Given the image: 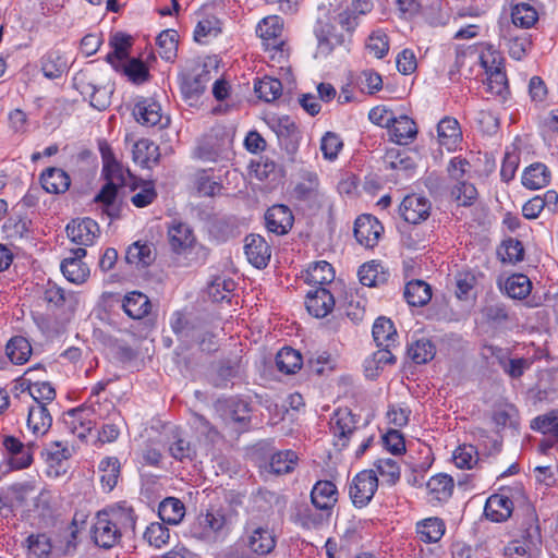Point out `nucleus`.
I'll return each instance as SVG.
<instances>
[{
  "label": "nucleus",
  "mask_w": 558,
  "mask_h": 558,
  "mask_svg": "<svg viewBox=\"0 0 558 558\" xmlns=\"http://www.w3.org/2000/svg\"><path fill=\"white\" fill-rule=\"evenodd\" d=\"M156 43L159 47V54L165 60H171L175 57L178 50V33L174 29L162 31Z\"/></svg>",
  "instance_id": "nucleus-59"
},
{
  "label": "nucleus",
  "mask_w": 558,
  "mask_h": 558,
  "mask_svg": "<svg viewBox=\"0 0 558 558\" xmlns=\"http://www.w3.org/2000/svg\"><path fill=\"white\" fill-rule=\"evenodd\" d=\"M317 39V53L328 56L336 46L344 43V36L336 33V27L328 20L319 19L314 27Z\"/></svg>",
  "instance_id": "nucleus-13"
},
{
  "label": "nucleus",
  "mask_w": 558,
  "mask_h": 558,
  "mask_svg": "<svg viewBox=\"0 0 558 558\" xmlns=\"http://www.w3.org/2000/svg\"><path fill=\"white\" fill-rule=\"evenodd\" d=\"M133 45V37L122 32L113 33L109 38L111 51L106 56V61L114 68L121 62L130 59V49Z\"/></svg>",
  "instance_id": "nucleus-24"
},
{
  "label": "nucleus",
  "mask_w": 558,
  "mask_h": 558,
  "mask_svg": "<svg viewBox=\"0 0 558 558\" xmlns=\"http://www.w3.org/2000/svg\"><path fill=\"white\" fill-rule=\"evenodd\" d=\"M513 511L512 500L504 493L492 495L484 508L487 519L494 522H504L508 520Z\"/></svg>",
  "instance_id": "nucleus-23"
},
{
  "label": "nucleus",
  "mask_w": 558,
  "mask_h": 558,
  "mask_svg": "<svg viewBox=\"0 0 558 558\" xmlns=\"http://www.w3.org/2000/svg\"><path fill=\"white\" fill-rule=\"evenodd\" d=\"M2 447L8 456L11 468L23 470L32 465L34 450L37 448V445L33 441L24 444L14 436L5 435L2 438Z\"/></svg>",
  "instance_id": "nucleus-4"
},
{
  "label": "nucleus",
  "mask_w": 558,
  "mask_h": 558,
  "mask_svg": "<svg viewBox=\"0 0 558 558\" xmlns=\"http://www.w3.org/2000/svg\"><path fill=\"white\" fill-rule=\"evenodd\" d=\"M426 487L432 502H446L453 493L454 482L450 475L440 473L432 476Z\"/></svg>",
  "instance_id": "nucleus-27"
},
{
  "label": "nucleus",
  "mask_w": 558,
  "mask_h": 558,
  "mask_svg": "<svg viewBox=\"0 0 558 558\" xmlns=\"http://www.w3.org/2000/svg\"><path fill=\"white\" fill-rule=\"evenodd\" d=\"M86 409L85 405H81L63 414L64 425L72 434L77 435L78 438H85L95 424L92 418L86 416Z\"/></svg>",
  "instance_id": "nucleus-25"
},
{
  "label": "nucleus",
  "mask_w": 558,
  "mask_h": 558,
  "mask_svg": "<svg viewBox=\"0 0 558 558\" xmlns=\"http://www.w3.org/2000/svg\"><path fill=\"white\" fill-rule=\"evenodd\" d=\"M66 234L73 243L89 246L99 234V226L90 218L73 220L66 226Z\"/></svg>",
  "instance_id": "nucleus-15"
},
{
  "label": "nucleus",
  "mask_w": 558,
  "mask_h": 558,
  "mask_svg": "<svg viewBox=\"0 0 558 558\" xmlns=\"http://www.w3.org/2000/svg\"><path fill=\"white\" fill-rule=\"evenodd\" d=\"M133 84L140 85L150 78L147 64L137 58H130L113 68Z\"/></svg>",
  "instance_id": "nucleus-29"
},
{
  "label": "nucleus",
  "mask_w": 558,
  "mask_h": 558,
  "mask_svg": "<svg viewBox=\"0 0 558 558\" xmlns=\"http://www.w3.org/2000/svg\"><path fill=\"white\" fill-rule=\"evenodd\" d=\"M26 544L28 553L36 558H47L52 550L51 541L44 533L31 534L26 538Z\"/></svg>",
  "instance_id": "nucleus-62"
},
{
  "label": "nucleus",
  "mask_w": 558,
  "mask_h": 558,
  "mask_svg": "<svg viewBox=\"0 0 558 558\" xmlns=\"http://www.w3.org/2000/svg\"><path fill=\"white\" fill-rule=\"evenodd\" d=\"M169 452L172 458L180 462H192L196 457V449L192 442L180 436H175L169 446Z\"/></svg>",
  "instance_id": "nucleus-58"
},
{
  "label": "nucleus",
  "mask_w": 558,
  "mask_h": 558,
  "mask_svg": "<svg viewBox=\"0 0 558 558\" xmlns=\"http://www.w3.org/2000/svg\"><path fill=\"white\" fill-rule=\"evenodd\" d=\"M122 307L125 314L133 319H142L150 312L151 304L145 294L133 291L124 296Z\"/></svg>",
  "instance_id": "nucleus-30"
},
{
  "label": "nucleus",
  "mask_w": 558,
  "mask_h": 558,
  "mask_svg": "<svg viewBox=\"0 0 558 558\" xmlns=\"http://www.w3.org/2000/svg\"><path fill=\"white\" fill-rule=\"evenodd\" d=\"M302 364L301 354L292 348H282L276 355V365L281 373L294 374L301 368Z\"/></svg>",
  "instance_id": "nucleus-47"
},
{
  "label": "nucleus",
  "mask_w": 558,
  "mask_h": 558,
  "mask_svg": "<svg viewBox=\"0 0 558 558\" xmlns=\"http://www.w3.org/2000/svg\"><path fill=\"white\" fill-rule=\"evenodd\" d=\"M73 256L66 257L61 263V271L70 282L80 284L86 281L89 276V269L82 258L86 256L84 247H77L71 251Z\"/></svg>",
  "instance_id": "nucleus-14"
},
{
  "label": "nucleus",
  "mask_w": 558,
  "mask_h": 558,
  "mask_svg": "<svg viewBox=\"0 0 558 558\" xmlns=\"http://www.w3.org/2000/svg\"><path fill=\"white\" fill-rule=\"evenodd\" d=\"M246 546L256 555H267L276 546V539L267 526L257 525L248 521L245 525Z\"/></svg>",
  "instance_id": "nucleus-7"
},
{
  "label": "nucleus",
  "mask_w": 558,
  "mask_h": 558,
  "mask_svg": "<svg viewBox=\"0 0 558 558\" xmlns=\"http://www.w3.org/2000/svg\"><path fill=\"white\" fill-rule=\"evenodd\" d=\"M161 107H134L133 116L143 125L165 129L170 124L169 113H165Z\"/></svg>",
  "instance_id": "nucleus-31"
},
{
  "label": "nucleus",
  "mask_w": 558,
  "mask_h": 558,
  "mask_svg": "<svg viewBox=\"0 0 558 558\" xmlns=\"http://www.w3.org/2000/svg\"><path fill=\"white\" fill-rule=\"evenodd\" d=\"M497 253L502 263L517 264L524 258L522 242L513 238L505 240Z\"/></svg>",
  "instance_id": "nucleus-57"
},
{
  "label": "nucleus",
  "mask_w": 558,
  "mask_h": 558,
  "mask_svg": "<svg viewBox=\"0 0 558 558\" xmlns=\"http://www.w3.org/2000/svg\"><path fill=\"white\" fill-rule=\"evenodd\" d=\"M383 267L376 262L365 263L359 269L360 282L366 287H376L386 280Z\"/></svg>",
  "instance_id": "nucleus-61"
},
{
  "label": "nucleus",
  "mask_w": 558,
  "mask_h": 558,
  "mask_svg": "<svg viewBox=\"0 0 558 558\" xmlns=\"http://www.w3.org/2000/svg\"><path fill=\"white\" fill-rule=\"evenodd\" d=\"M92 534L95 544L107 549L113 547L122 537L120 530L117 529L104 510L97 513Z\"/></svg>",
  "instance_id": "nucleus-8"
},
{
  "label": "nucleus",
  "mask_w": 558,
  "mask_h": 558,
  "mask_svg": "<svg viewBox=\"0 0 558 558\" xmlns=\"http://www.w3.org/2000/svg\"><path fill=\"white\" fill-rule=\"evenodd\" d=\"M511 19L515 26L529 28L538 21V13L531 4L522 2L513 5Z\"/></svg>",
  "instance_id": "nucleus-54"
},
{
  "label": "nucleus",
  "mask_w": 558,
  "mask_h": 558,
  "mask_svg": "<svg viewBox=\"0 0 558 558\" xmlns=\"http://www.w3.org/2000/svg\"><path fill=\"white\" fill-rule=\"evenodd\" d=\"M256 33L263 39L267 50H280L284 46L280 38L282 34V24L276 15L263 19L256 28Z\"/></svg>",
  "instance_id": "nucleus-17"
},
{
  "label": "nucleus",
  "mask_w": 558,
  "mask_h": 558,
  "mask_svg": "<svg viewBox=\"0 0 558 558\" xmlns=\"http://www.w3.org/2000/svg\"><path fill=\"white\" fill-rule=\"evenodd\" d=\"M338 490L330 481H318L312 492L311 500L315 508L320 510H330L337 502Z\"/></svg>",
  "instance_id": "nucleus-26"
},
{
  "label": "nucleus",
  "mask_w": 558,
  "mask_h": 558,
  "mask_svg": "<svg viewBox=\"0 0 558 558\" xmlns=\"http://www.w3.org/2000/svg\"><path fill=\"white\" fill-rule=\"evenodd\" d=\"M86 409V416L88 418L95 417L99 420H113L122 421L120 413L117 411L114 403L109 399H88V404H84Z\"/></svg>",
  "instance_id": "nucleus-37"
},
{
  "label": "nucleus",
  "mask_w": 558,
  "mask_h": 558,
  "mask_svg": "<svg viewBox=\"0 0 558 558\" xmlns=\"http://www.w3.org/2000/svg\"><path fill=\"white\" fill-rule=\"evenodd\" d=\"M436 354L434 343L426 338L412 342L408 348V355L415 364H426Z\"/></svg>",
  "instance_id": "nucleus-48"
},
{
  "label": "nucleus",
  "mask_w": 558,
  "mask_h": 558,
  "mask_svg": "<svg viewBox=\"0 0 558 558\" xmlns=\"http://www.w3.org/2000/svg\"><path fill=\"white\" fill-rule=\"evenodd\" d=\"M100 483L107 492H111L120 476V462L116 457H107L99 463Z\"/></svg>",
  "instance_id": "nucleus-45"
},
{
  "label": "nucleus",
  "mask_w": 558,
  "mask_h": 558,
  "mask_svg": "<svg viewBox=\"0 0 558 558\" xmlns=\"http://www.w3.org/2000/svg\"><path fill=\"white\" fill-rule=\"evenodd\" d=\"M430 202L426 197L416 194L405 196L400 205L402 217L411 225L425 221L430 215Z\"/></svg>",
  "instance_id": "nucleus-11"
},
{
  "label": "nucleus",
  "mask_w": 558,
  "mask_h": 558,
  "mask_svg": "<svg viewBox=\"0 0 558 558\" xmlns=\"http://www.w3.org/2000/svg\"><path fill=\"white\" fill-rule=\"evenodd\" d=\"M329 426L335 438V446L344 448L356 429L355 415L348 408L338 409L332 414Z\"/></svg>",
  "instance_id": "nucleus-6"
},
{
  "label": "nucleus",
  "mask_w": 558,
  "mask_h": 558,
  "mask_svg": "<svg viewBox=\"0 0 558 558\" xmlns=\"http://www.w3.org/2000/svg\"><path fill=\"white\" fill-rule=\"evenodd\" d=\"M381 76L372 70L361 72L355 78V85L360 94H373L381 87Z\"/></svg>",
  "instance_id": "nucleus-64"
},
{
  "label": "nucleus",
  "mask_w": 558,
  "mask_h": 558,
  "mask_svg": "<svg viewBox=\"0 0 558 558\" xmlns=\"http://www.w3.org/2000/svg\"><path fill=\"white\" fill-rule=\"evenodd\" d=\"M378 488V478L373 470L357 473L349 485V495L355 507L362 508L369 504Z\"/></svg>",
  "instance_id": "nucleus-3"
},
{
  "label": "nucleus",
  "mask_w": 558,
  "mask_h": 558,
  "mask_svg": "<svg viewBox=\"0 0 558 558\" xmlns=\"http://www.w3.org/2000/svg\"><path fill=\"white\" fill-rule=\"evenodd\" d=\"M266 228L277 235L287 234L294 221L290 208L286 205H274L265 214Z\"/></svg>",
  "instance_id": "nucleus-16"
},
{
  "label": "nucleus",
  "mask_w": 558,
  "mask_h": 558,
  "mask_svg": "<svg viewBox=\"0 0 558 558\" xmlns=\"http://www.w3.org/2000/svg\"><path fill=\"white\" fill-rule=\"evenodd\" d=\"M118 187L112 183H106L99 193L95 196L94 202L104 206L102 213L110 219L120 217L121 207L116 203Z\"/></svg>",
  "instance_id": "nucleus-38"
},
{
  "label": "nucleus",
  "mask_w": 558,
  "mask_h": 558,
  "mask_svg": "<svg viewBox=\"0 0 558 558\" xmlns=\"http://www.w3.org/2000/svg\"><path fill=\"white\" fill-rule=\"evenodd\" d=\"M52 424V416L46 405L35 404L29 408L27 426L35 435H45Z\"/></svg>",
  "instance_id": "nucleus-34"
},
{
  "label": "nucleus",
  "mask_w": 558,
  "mask_h": 558,
  "mask_svg": "<svg viewBox=\"0 0 558 558\" xmlns=\"http://www.w3.org/2000/svg\"><path fill=\"white\" fill-rule=\"evenodd\" d=\"M156 253L151 244L134 242L128 247L125 260L137 268H145L154 263Z\"/></svg>",
  "instance_id": "nucleus-32"
},
{
  "label": "nucleus",
  "mask_w": 558,
  "mask_h": 558,
  "mask_svg": "<svg viewBox=\"0 0 558 558\" xmlns=\"http://www.w3.org/2000/svg\"><path fill=\"white\" fill-rule=\"evenodd\" d=\"M102 174L105 175L107 183H112L117 187L130 186L131 190H136L140 186V182H142L114 158H111V160H107L105 162Z\"/></svg>",
  "instance_id": "nucleus-21"
},
{
  "label": "nucleus",
  "mask_w": 558,
  "mask_h": 558,
  "mask_svg": "<svg viewBox=\"0 0 558 558\" xmlns=\"http://www.w3.org/2000/svg\"><path fill=\"white\" fill-rule=\"evenodd\" d=\"M168 233L170 244L174 251L186 248L194 242L193 232L185 223H178L172 226Z\"/></svg>",
  "instance_id": "nucleus-55"
},
{
  "label": "nucleus",
  "mask_w": 558,
  "mask_h": 558,
  "mask_svg": "<svg viewBox=\"0 0 558 558\" xmlns=\"http://www.w3.org/2000/svg\"><path fill=\"white\" fill-rule=\"evenodd\" d=\"M209 73L206 64L196 63L192 69V73L184 75L182 82V93L184 96L186 98H194L202 95L209 81Z\"/></svg>",
  "instance_id": "nucleus-22"
},
{
  "label": "nucleus",
  "mask_w": 558,
  "mask_h": 558,
  "mask_svg": "<svg viewBox=\"0 0 558 558\" xmlns=\"http://www.w3.org/2000/svg\"><path fill=\"white\" fill-rule=\"evenodd\" d=\"M450 195L451 198L458 203V205L468 207L475 202L478 194L474 184L468 181H463L456 183L451 187Z\"/></svg>",
  "instance_id": "nucleus-60"
},
{
  "label": "nucleus",
  "mask_w": 558,
  "mask_h": 558,
  "mask_svg": "<svg viewBox=\"0 0 558 558\" xmlns=\"http://www.w3.org/2000/svg\"><path fill=\"white\" fill-rule=\"evenodd\" d=\"M68 69V62L59 51H50L41 59V71L48 78L60 77Z\"/></svg>",
  "instance_id": "nucleus-50"
},
{
  "label": "nucleus",
  "mask_w": 558,
  "mask_h": 558,
  "mask_svg": "<svg viewBox=\"0 0 558 558\" xmlns=\"http://www.w3.org/2000/svg\"><path fill=\"white\" fill-rule=\"evenodd\" d=\"M225 420L246 427L251 422V404L242 399L231 398L218 403Z\"/></svg>",
  "instance_id": "nucleus-19"
},
{
  "label": "nucleus",
  "mask_w": 558,
  "mask_h": 558,
  "mask_svg": "<svg viewBox=\"0 0 558 558\" xmlns=\"http://www.w3.org/2000/svg\"><path fill=\"white\" fill-rule=\"evenodd\" d=\"M335 279V270L332 266L326 262H316L307 270V280L313 284L323 287L326 283L332 282Z\"/></svg>",
  "instance_id": "nucleus-56"
},
{
  "label": "nucleus",
  "mask_w": 558,
  "mask_h": 558,
  "mask_svg": "<svg viewBox=\"0 0 558 558\" xmlns=\"http://www.w3.org/2000/svg\"><path fill=\"white\" fill-rule=\"evenodd\" d=\"M266 123L276 132L278 137H294L298 126L289 116L268 113L265 116Z\"/></svg>",
  "instance_id": "nucleus-52"
},
{
  "label": "nucleus",
  "mask_w": 558,
  "mask_h": 558,
  "mask_svg": "<svg viewBox=\"0 0 558 558\" xmlns=\"http://www.w3.org/2000/svg\"><path fill=\"white\" fill-rule=\"evenodd\" d=\"M158 515L163 523L177 525L185 515V506L179 498L167 497L159 504Z\"/></svg>",
  "instance_id": "nucleus-33"
},
{
  "label": "nucleus",
  "mask_w": 558,
  "mask_h": 558,
  "mask_svg": "<svg viewBox=\"0 0 558 558\" xmlns=\"http://www.w3.org/2000/svg\"><path fill=\"white\" fill-rule=\"evenodd\" d=\"M437 133L439 143L448 148L456 145L458 138L461 136L458 121L449 117H446L438 122Z\"/></svg>",
  "instance_id": "nucleus-53"
},
{
  "label": "nucleus",
  "mask_w": 558,
  "mask_h": 558,
  "mask_svg": "<svg viewBox=\"0 0 558 558\" xmlns=\"http://www.w3.org/2000/svg\"><path fill=\"white\" fill-rule=\"evenodd\" d=\"M244 253L250 264L257 269H263L270 260L271 247L264 236L252 233L244 239Z\"/></svg>",
  "instance_id": "nucleus-9"
},
{
  "label": "nucleus",
  "mask_w": 558,
  "mask_h": 558,
  "mask_svg": "<svg viewBox=\"0 0 558 558\" xmlns=\"http://www.w3.org/2000/svg\"><path fill=\"white\" fill-rule=\"evenodd\" d=\"M383 231L384 227L372 215H362L355 220L354 236L360 244L367 248L377 245Z\"/></svg>",
  "instance_id": "nucleus-10"
},
{
  "label": "nucleus",
  "mask_w": 558,
  "mask_h": 558,
  "mask_svg": "<svg viewBox=\"0 0 558 558\" xmlns=\"http://www.w3.org/2000/svg\"><path fill=\"white\" fill-rule=\"evenodd\" d=\"M5 353L13 364H24L32 354V345L28 340L22 336L13 337L5 345Z\"/></svg>",
  "instance_id": "nucleus-42"
},
{
  "label": "nucleus",
  "mask_w": 558,
  "mask_h": 558,
  "mask_svg": "<svg viewBox=\"0 0 558 558\" xmlns=\"http://www.w3.org/2000/svg\"><path fill=\"white\" fill-rule=\"evenodd\" d=\"M171 328L179 340L186 343V348H190V338L195 336V326L185 319L183 314L177 312L171 320Z\"/></svg>",
  "instance_id": "nucleus-63"
},
{
  "label": "nucleus",
  "mask_w": 558,
  "mask_h": 558,
  "mask_svg": "<svg viewBox=\"0 0 558 558\" xmlns=\"http://www.w3.org/2000/svg\"><path fill=\"white\" fill-rule=\"evenodd\" d=\"M373 338L377 347L390 348L397 340L393 323L387 317H378L373 325Z\"/></svg>",
  "instance_id": "nucleus-36"
},
{
  "label": "nucleus",
  "mask_w": 558,
  "mask_h": 558,
  "mask_svg": "<svg viewBox=\"0 0 558 558\" xmlns=\"http://www.w3.org/2000/svg\"><path fill=\"white\" fill-rule=\"evenodd\" d=\"M106 515L114 523L120 533L128 537L135 535V525L137 515L134 509L128 505L126 501H122L107 510H104Z\"/></svg>",
  "instance_id": "nucleus-12"
},
{
  "label": "nucleus",
  "mask_w": 558,
  "mask_h": 558,
  "mask_svg": "<svg viewBox=\"0 0 558 558\" xmlns=\"http://www.w3.org/2000/svg\"><path fill=\"white\" fill-rule=\"evenodd\" d=\"M550 181V172L542 162L529 166L522 175V184L529 190H539Z\"/></svg>",
  "instance_id": "nucleus-35"
},
{
  "label": "nucleus",
  "mask_w": 558,
  "mask_h": 558,
  "mask_svg": "<svg viewBox=\"0 0 558 558\" xmlns=\"http://www.w3.org/2000/svg\"><path fill=\"white\" fill-rule=\"evenodd\" d=\"M43 454H45V460L48 464V476L59 477L66 473L64 462L71 457V451L68 446L59 441L51 442Z\"/></svg>",
  "instance_id": "nucleus-18"
},
{
  "label": "nucleus",
  "mask_w": 558,
  "mask_h": 558,
  "mask_svg": "<svg viewBox=\"0 0 558 558\" xmlns=\"http://www.w3.org/2000/svg\"><path fill=\"white\" fill-rule=\"evenodd\" d=\"M228 530V519L221 509L210 508L199 513L189 526V534L204 542H215Z\"/></svg>",
  "instance_id": "nucleus-2"
},
{
  "label": "nucleus",
  "mask_w": 558,
  "mask_h": 558,
  "mask_svg": "<svg viewBox=\"0 0 558 558\" xmlns=\"http://www.w3.org/2000/svg\"><path fill=\"white\" fill-rule=\"evenodd\" d=\"M542 534L538 518L534 511H529L522 523V539H514L505 548L507 558H531L539 551Z\"/></svg>",
  "instance_id": "nucleus-1"
},
{
  "label": "nucleus",
  "mask_w": 558,
  "mask_h": 558,
  "mask_svg": "<svg viewBox=\"0 0 558 558\" xmlns=\"http://www.w3.org/2000/svg\"><path fill=\"white\" fill-rule=\"evenodd\" d=\"M159 147L149 140H140L133 147V160L142 167H149L150 162L158 163Z\"/></svg>",
  "instance_id": "nucleus-40"
},
{
  "label": "nucleus",
  "mask_w": 558,
  "mask_h": 558,
  "mask_svg": "<svg viewBox=\"0 0 558 558\" xmlns=\"http://www.w3.org/2000/svg\"><path fill=\"white\" fill-rule=\"evenodd\" d=\"M229 144V136L222 129H213L209 134L202 137L195 155L199 159L215 161L227 150Z\"/></svg>",
  "instance_id": "nucleus-5"
},
{
  "label": "nucleus",
  "mask_w": 558,
  "mask_h": 558,
  "mask_svg": "<svg viewBox=\"0 0 558 558\" xmlns=\"http://www.w3.org/2000/svg\"><path fill=\"white\" fill-rule=\"evenodd\" d=\"M395 140L399 144H408L412 141L417 133L415 122L408 116H395V121L391 122L390 128Z\"/></svg>",
  "instance_id": "nucleus-46"
},
{
  "label": "nucleus",
  "mask_w": 558,
  "mask_h": 558,
  "mask_svg": "<svg viewBox=\"0 0 558 558\" xmlns=\"http://www.w3.org/2000/svg\"><path fill=\"white\" fill-rule=\"evenodd\" d=\"M254 90L258 98L265 102L275 101L282 93V84L279 80L264 76L255 81Z\"/></svg>",
  "instance_id": "nucleus-49"
},
{
  "label": "nucleus",
  "mask_w": 558,
  "mask_h": 558,
  "mask_svg": "<svg viewBox=\"0 0 558 558\" xmlns=\"http://www.w3.org/2000/svg\"><path fill=\"white\" fill-rule=\"evenodd\" d=\"M416 533L424 543H436L445 534V524L438 518H428L417 523Z\"/></svg>",
  "instance_id": "nucleus-43"
},
{
  "label": "nucleus",
  "mask_w": 558,
  "mask_h": 558,
  "mask_svg": "<svg viewBox=\"0 0 558 558\" xmlns=\"http://www.w3.org/2000/svg\"><path fill=\"white\" fill-rule=\"evenodd\" d=\"M293 195L299 201H313L319 195V180L315 172L305 171L302 174V181L299 182Z\"/></svg>",
  "instance_id": "nucleus-41"
},
{
  "label": "nucleus",
  "mask_w": 558,
  "mask_h": 558,
  "mask_svg": "<svg viewBox=\"0 0 558 558\" xmlns=\"http://www.w3.org/2000/svg\"><path fill=\"white\" fill-rule=\"evenodd\" d=\"M404 298L411 306H424L432 299L430 286L423 280H412L405 286Z\"/></svg>",
  "instance_id": "nucleus-39"
},
{
  "label": "nucleus",
  "mask_w": 558,
  "mask_h": 558,
  "mask_svg": "<svg viewBox=\"0 0 558 558\" xmlns=\"http://www.w3.org/2000/svg\"><path fill=\"white\" fill-rule=\"evenodd\" d=\"M504 289L509 298L523 300L531 293L532 282L523 274H513L506 279Z\"/></svg>",
  "instance_id": "nucleus-44"
},
{
  "label": "nucleus",
  "mask_w": 558,
  "mask_h": 558,
  "mask_svg": "<svg viewBox=\"0 0 558 558\" xmlns=\"http://www.w3.org/2000/svg\"><path fill=\"white\" fill-rule=\"evenodd\" d=\"M298 456L292 450L278 451L270 458V472L277 475L292 472L298 463Z\"/></svg>",
  "instance_id": "nucleus-51"
},
{
  "label": "nucleus",
  "mask_w": 558,
  "mask_h": 558,
  "mask_svg": "<svg viewBox=\"0 0 558 558\" xmlns=\"http://www.w3.org/2000/svg\"><path fill=\"white\" fill-rule=\"evenodd\" d=\"M305 306L307 312L317 318L326 317L335 307L333 295L324 287L308 291Z\"/></svg>",
  "instance_id": "nucleus-20"
},
{
  "label": "nucleus",
  "mask_w": 558,
  "mask_h": 558,
  "mask_svg": "<svg viewBox=\"0 0 558 558\" xmlns=\"http://www.w3.org/2000/svg\"><path fill=\"white\" fill-rule=\"evenodd\" d=\"M41 186L51 194L65 193L71 184L69 174L60 168H48L40 175Z\"/></svg>",
  "instance_id": "nucleus-28"
}]
</instances>
